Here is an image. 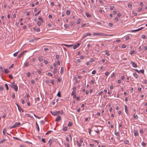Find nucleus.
Here are the masks:
<instances>
[{
  "instance_id": "1",
  "label": "nucleus",
  "mask_w": 147,
  "mask_h": 147,
  "mask_svg": "<svg viewBox=\"0 0 147 147\" xmlns=\"http://www.w3.org/2000/svg\"><path fill=\"white\" fill-rule=\"evenodd\" d=\"M93 36H113V35H108L107 34H103L101 33H94L93 34Z\"/></svg>"
},
{
  "instance_id": "2",
  "label": "nucleus",
  "mask_w": 147,
  "mask_h": 147,
  "mask_svg": "<svg viewBox=\"0 0 147 147\" xmlns=\"http://www.w3.org/2000/svg\"><path fill=\"white\" fill-rule=\"evenodd\" d=\"M10 85L11 87L13 89H14V90L16 91H17L18 90V87L15 84L14 82H13L12 83H11Z\"/></svg>"
},
{
  "instance_id": "3",
  "label": "nucleus",
  "mask_w": 147,
  "mask_h": 147,
  "mask_svg": "<svg viewBox=\"0 0 147 147\" xmlns=\"http://www.w3.org/2000/svg\"><path fill=\"white\" fill-rule=\"evenodd\" d=\"M20 122H16L14 125L11 128H14L16 127H18L20 125Z\"/></svg>"
},
{
  "instance_id": "4",
  "label": "nucleus",
  "mask_w": 147,
  "mask_h": 147,
  "mask_svg": "<svg viewBox=\"0 0 147 147\" xmlns=\"http://www.w3.org/2000/svg\"><path fill=\"white\" fill-rule=\"evenodd\" d=\"M91 35V34L89 33H85L83 36L82 39L86 38L88 36H90Z\"/></svg>"
},
{
  "instance_id": "5",
  "label": "nucleus",
  "mask_w": 147,
  "mask_h": 147,
  "mask_svg": "<svg viewBox=\"0 0 147 147\" xmlns=\"http://www.w3.org/2000/svg\"><path fill=\"white\" fill-rule=\"evenodd\" d=\"M130 63L131 64L132 66L135 68H136L137 67V64L135 63L134 62L132 61Z\"/></svg>"
},
{
  "instance_id": "6",
  "label": "nucleus",
  "mask_w": 147,
  "mask_h": 147,
  "mask_svg": "<svg viewBox=\"0 0 147 147\" xmlns=\"http://www.w3.org/2000/svg\"><path fill=\"white\" fill-rule=\"evenodd\" d=\"M143 28V27H142L140 28L137 29H136V30H131V31L132 32H136L142 30Z\"/></svg>"
},
{
  "instance_id": "7",
  "label": "nucleus",
  "mask_w": 147,
  "mask_h": 147,
  "mask_svg": "<svg viewBox=\"0 0 147 147\" xmlns=\"http://www.w3.org/2000/svg\"><path fill=\"white\" fill-rule=\"evenodd\" d=\"M80 45V44L79 43H78L75 45L73 46V49H76Z\"/></svg>"
},
{
  "instance_id": "8",
  "label": "nucleus",
  "mask_w": 147,
  "mask_h": 147,
  "mask_svg": "<svg viewBox=\"0 0 147 147\" xmlns=\"http://www.w3.org/2000/svg\"><path fill=\"white\" fill-rule=\"evenodd\" d=\"M61 119V117L60 116H58L55 119V121L57 122L59 121Z\"/></svg>"
},
{
  "instance_id": "9",
  "label": "nucleus",
  "mask_w": 147,
  "mask_h": 147,
  "mask_svg": "<svg viewBox=\"0 0 147 147\" xmlns=\"http://www.w3.org/2000/svg\"><path fill=\"white\" fill-rule=\"evenodd\" d=\"M4 69L1 67H0V75H2L4 71Z\"/></svg>"
},
{
  "instance_id": "10",
  "label": "nucleus",
  "mask_w": 147,
  "mask_h": 147,
  "mask_svg": "<svg viewBox=\"0 0 147 147\" xmlns=\"http://www.w3.org/2000/svg\"><path fill=\"white\" fill-rule=\"evenodd\" d=\"M51 113L53 116H56L57 115V113L56 111L55 112H51Z\"/></svg>"
},
{
  "instance_id": "11",
  "label": "nucleus",
  "mask_w": 147,
  "mask_h": 147,
  "mask_svg": "<svg viewBox=\"0 0 147 147\" xmlns=\"http://www.w3.org/2000/svg\"><path fill=\"white\" fill-rule=\"evenodd\" d=\"M26 51H24L23 52H22V53H21L20 54L19 56H18V58H20L22 56V55H23L24 53L25 52H26Z\"/></svg>"
},
{
  "instance_id": "12",
  "label": "nucleus",
  "mask_w": 147,
  "mask_h": 147,
  "mask_svg": "<svg viewBox=\"0 0 147 147\" xmlns=\"http://www.w3.org/2000/svg\"><path fill=\"white\" fill-rule=\"evenodd\" d=\"M133 75L136 79H137L138 78V75L136 73H134L133 74Z\"/></svg>"
},
{
  "instance_id": "13",
  "label": "nucleus",
  "mask_w": 147,
  "mask_h": 147,
  "mask_svg": "<svg viewBox=\"0 0 147 147\" xmlns=\"http://www.w3.org/2000/svg\"><path fill=\"white\" fill-rule=\"evenodd\" d=\"M124 143L125 144H129V141L128 140H125L124 142Z\"/></svg>"
},
{
  "instance_id": "14",
  "label": "nucleus",
  "mask_w": 147,
  "mask_h": 147,
  "mask_svg": "<svg viewBox=\"0 0 147 147\" xmlns=\"http://www.w3.org/2000/svg\"><path fill=\"white\" fill-rule=\"evenodd\" d=\"M85 15L87 18H89L91 17V15L90 14L87 12H86Z\"/></svg>"
},
{
  "instance_id": "15",
  "label": "nucleus",
  "mask_w": 147,
  "mask_h": 147,
  "mask_svg": "<svg viewBox=\"0 0 147 147\" xmlns=\"http://www.w3.org/2000/svg\"><path fill=\"white\" fill-rule=\"evenodd\" d=\"M124 107H125V113H126L127 114H128V113H127V106L126 105H125L124 106Z\"/></svg>"
},
{
  "instance_id": "16",
  "label": "nucleus",
  "mask_w": 147,
  "mask_h": 147,
  "mask_svg": "<svg viewBox=\"0 0 147 147\" xmlns=\"http://www.w3.org/2000/svg\"><path fill=\"white\" fill-rule=\"evenodd\" d=\"M36 127L38 131L39 132V128L37 122H36Z\"/></svg>"
},
{
  "instance_id": "17",
  "label": "nucleus",
  "mask_w": 147,
  "mask_h": 147,
  "mask_svg": "<svg viewBox=\"0 0 147 147\" xmlns=\"http://www.w3.org/2000/svg\"><path fill=\"white\" fill-rule=\"evenodd\" d=\"M56 112L57 113V115H59V114H60L62 115L63 113V111H56Z\"/></svg>"
},
{
  "instance_id": "18",
  "label": "nucleus",
  "mask_w": 147,
  "mask_h": 147,
  "mask_svg": "<svg viewBox=\"0 0 147 147\" xmlns=\"http://www.w3.org/2000/svg\"><path fill=\"white\" fill-rule=\"evenodd\" d=\"M82 20L81 19L79 18V19L77 21L76 23L77 24H78L80 23Z\"/></svg>"
},
{
  "instance_id": "19",
  "label": "nucleus",
  "mask_w": 147,
  "mask_h": 147,
  "mask_svg": "<svg viewBox=\"0 0 147 147\" xmlns=\"http://www.w3.org/2000/svg\"><path fill=\"white\" fill-rule=\"evenodd\" d=\"M6 139H3L1 140V141H0V144H3L4 142L6 141Z\"/></svg>"
},
{
  "instance_id": "20",
  "label": "nucleus",
  "mask_w": 147,
  "mask_h": 147,
  "mask_svg": "<svg viewBox=\"0 0 147 147\" xmlns=\"http://www.w3.org/2000/svg\"><path fill=\"white\" fill-rule=\"evenodd\" d=\"M141 37L142 38L144 39H145L146 38V35H144V34L142 35H141Z\"/></svg>"
},
{
  "instance_id": "21",
  "label": "nucleus",
  "mask_w": 147,
  "mask_h": 147,
  "mask_svg": "<svg viewBox=\"0 0 147 147\" xmlns=\"http://www.w3.org/2000/svg\"><path fill=\"white\" fill-rule=\"evenodd\" d=\"M114 134L117 137H119V135L118 133V132H116V131H115Z\"/></svg>"
},
{
  "instance_id": "22",
  "label": "nucleus",
  "mask_w": 147,
  "mask_h": 147,
  "mask_svg": "<svg viewBox=\"0 0 147 147\" xmlns=\"http://www.w3.org/2000/svg\"><path fill=\"white\" fill-rule=\"evenodd\" d=\"M4 71L5 73L6 74H7L9 72V71L7 69H4Z\"/></svg>"
},
{
  "instance_id": "23",
  "label": "nucleus",
  "mask_w": 147,
  "mask_h": 147,
  "mask_svg": "<svg viewBox=\"0 0 147 147\" xmlns=\"http://www.w3.org/2000/svg\"><path fill=\"white\" fill-rule=\"evenodd\" d=\"M67 15H69L70 14V11L69 10H67L66 12Z\"/></svg>"
},
{
  "instance_id": "24",
  "label": "nucleus",
  "mask_w": 147,
  "mask_h": 147,
  "mask_svg": "<svg viewBox=\"0 0 147 147\" xmlns=\"http://www.w3.org/2000/svg\"><path fill=\"white\" fill-rule=\"evenodd\" d=\"M38 60H39V61L40 62H41V61H42L43 60L42 57H39V58Z\"/></svg>"
},
{
  "instance_id": "25",
  "label": "nucleus",
  "mask_w": 147,
  "mask_h": 147,
  "mask_svg": "<svg viewBox=\"0 0 147 147\" xmlns=\"http://www.w3.org/2000/svg\"><path fill=\"white\" fill-rule=\"evenodd\" d=\"M29 64V63L28 62H27L24 63V65L25 67H27L28 65Z\"/></svg>"
},
{
  "instance_id": "26",
  "label": "nucleus",
  "mask_w": 147,
  "mask_h": 147,
  "mask_svg": "<svg viewBox=\"0 0 147 147\" xmlns=\"http://www.w3.org/2000/svg\"><path fill=\"white\" fill-rule=\"evenodd\" d=\"M72 123L71 121H69L68 125V126L69 127L71 126L72 125Z\"/></svg>"
},
{
  "instance_id": "27",
  "label": "nucleus",
  "mask_w": 147,
  "mask_h": 147,
  "mask_svg": "<svg viewBox=\"0 0 147 147\" xmlns=\"http://www.w3.org/2000/svg\"><path fill=\"white\" fill-rule=\"evenodd\" d=\"M135 53V51L134 50H133L129 52V54L131 55L134 53Z\"/></svg>"
},
{
  "instance_id": "28",
  "label": "nucleus",
  "mask_w": 147,
  "mask_h": 147,
  "mask_svg": "<svg viewBox=\"0 0 147 147\" xmlns=\"http://www.w3.org/2000/svg\"><path fill=\"white\" fill-rule=\"evenodd\" d=\"M134 135L136 136L138 135V132L135 131L134 132Z\"/></svg>"
},
{
  "instance_id": "29",
  "label": "nucleus",
  "mask_w": 147,
  "mask_h": 147,
  "mask_svg": "<svg viewBox=\"0 0 147 147\" xmlns=\"http://www.w3.org/2000/svg\"><path fill=\"white\" fill-rule=\"evenodd\" d=\"M76 91H72L71 93V95H75L76 94Z\"/></svg>"
},
{
  "instance_id": "30",
  "label": "nucleus",
  "mask_w": 147,
  "mask_h": 147,
  "mask_svg": "<svg viewBox=\"0 0 147 147\" xmlns=\"http://www.w3.org/2000/svg\"><path fill=\"white\" fill-rule=\"evenodd\" d=\"M141 145L143 147H145L146 146V144L145 143H144V142H142L141 143Z\"/></svg>"
},
{
  "instance_id": "31",
  "label": "nucleus",
  "mask_w": 147,
  "mask_h": 147,
  "mask_svg": "<svg viewBox=\"0 0 147 147\" xmlns=\"http://www.w3.org/2000/svg\"><path fill=\"white\" fill-rule=\"evenodd\" d=\"M105 54L106 55H107V56H110V54L109 53H108V52H107V51H105Z\"/></svg>"
},
{
  "instance_id": "32",
  "label": "nucleus",
  "mask_w": 147,
  "mask_h": 147,
  "mask_svg": "<svg viewBox=\"0 0 147 147\" xmlns=\"http://www.w3.org/2000/svg\"><path fill=\"white\" fill-rule=\"evenodd\" d=\"M63 67H61V68L60 73L61 74L63 73Z\"/></svg>"
},
{
  "instance_id": "33",
  "label": "nucleus",
  "mask_w": 147,
  "mask_h": 147,
  "mask_svg": "<svg viewBox=\"0 0 147 147\" xmlns=\"http://www.w3.org/2000/svg\"><path fill=\"white\" fill-rule=\"evenodd\" d=\"M138 117L137 115H134V118L135 119H137Z\"/></svg>"
},
{
  "instance_id": "34",
  "label": "nucleus",
  "mask_w": 147,
  "mask_h": 147,
  "mask_svg": "<svg viewBox=\"0 0 147 147\" xmlns=\"http://www.w3.org/2000/svg\"><path fill=\"white\" fill-rule=\"evenodd\" d=\"M18 52H19V51H18V52H16V53H14L13 54V56L14 57L16 56L18 54Z\"/></svg>"
},
{
  "instance_id": "35",
  "label": "nucleus",
  "mask_w": 147,
  "mask_h": 147,
  "mask_svg": "<svg viewBox=\"0 0 147 147\" xmlns=\"http://www.w3.org/2000/svg\"><path fill=\"white\" fill-rule=\"evenodd\" d=\"M6 131V129L4 128L3 130V135H5V132Z\"/></svg>"
},
{
  "instance_id": "36",
  "label": "nucleus",
  "mask_w": 147,
  "mask_h": 147,
  "mask_svg": "<svg viewBox=\"0 0 147 147\" xmlns=\"http://www.w3.org/2000/svg\"><path fill=\"white\" fill-rule=\"evenodd\" d=\"M74 80L76 81L77 83H78L79 82V81H78V78L76 77L74 78Z\"/></svg>"
},
{
  "instance_id": "37",
  "label": "nucleus",
  "mask_w": 147,
  "mask_h": 147,
  "mask_svg": "<svg viewBox=\"0 0 147 147\" xmlns=\"http://www.w3.org/2000/svg\"><path fill=\"white\" fill-rule=\"evenodd\" d=\"M34 116L36 117V118H37V119H40V118L39 117H38V116L36 115L35 114H34Z\"/></svg>"
},
{
  "instance_id": "38",
  "label": "nucleus",
  "mask_w": 147,
  "mask_h": 147,
  "mask_svg": "<svg viewBox=\"0 0 147 147\" xmlns=\"http://www.w3.org/2000/svg\"><path fill=\"white\" fill-rule=\"evenodd\" d=\"M94 61V59L92 58H91L89 61L90 62H92Z\"/></svg>"
},
{
  "instance_id": "39",
  "label": "nucleus",
  "mask_w": 147,
  "mask_h": 147,
  "mask_svg": "<svg viewBox=\"0 0 147 147\" xmlns=\"http://www.w3.org/2000/svg\"><path fill=\"white\" fill-rule=\"evenodd\" d=\"M38 19L39 20L41 21L42 22H43V20L42 19L41 17L39 16L38 18Z\"/></svg>"
},
{
  "instance_id": "40",
  "label": "nucleus",
  "mask_w": 147,
  "mask_h": 147,
  "mask_svg": "<svg viewBox=\"0 0 147 147\" xmlns=\"http://www.w3.org/2000/svg\"><path fill=\"white\" fill-rule=\"evenodd\" d=\"M5 86L6 88V89L8 90H9V88H8V85L7 84H5Z\"/></svg>"
},
{
  "instance_id": "41",
  "label": "nucleus",
  "mask_w": 147,
  "mask_h": 147,
  "mask_svg": "<svg viewBox=\"0 0 147 147\" xmlns=\"http://www.w3.org/2000/svg\"><path fill=\"white\" fill-rule=\"evenodd\" d=\"M57 69L56 68H54V71L53 73H55L57 72Z\"/></svg>"
},
{
  "instance_id": "42",
  "label": "nucleus",
  "mask_w": 147,
  "mask_h": 147,
  "mask_svg": "<svg viewBox=\"0 0 147 147\" xmlns=\"http://www.w3.org/2000/svg\"><path fill=\"white\" fill-rule=\"evenodd\" d=\"M16 105L18 107V110H19V111L20 112L21 111H20V109H21V108L20 107V106L18 104H17Z\"/></svg>"
},
{
  "instance_id": "43",
  "label": "nucleus",
  "mask_w": 147,
  "mask_h": 147,
  "mask_svg": "<svg viewBox=\"0 0 147 147\" xmlns=\"http://www.w3.org/2000/svg\"><path fill=\"white\" fill-rule=\"evenodd\" d=\"M67 127H65L63 128V131H67Z\"/></svg>"
},
{
  "instance_id": "44",
  "label": "nucleus",
  "mask_w": 147,
  "mask_h": 147,
  "mask_svg": "<svg viewBox=\"0 0 147 147\" xmlns=\"http://www.w3.org/2000/svg\"><path fill=\"white\" fill-rule=\"evenodd\" d=\"M132 14L134 16H136L137 15V13H135L134 11L132 12Z\"/></svg>"
},
{
  "instance_id": "45",
  "label": "nucleus",
  "mask_w": 147,
  "mask_h": 147,
  "mask_svg": "<svg viewBox=\"0 0 147 147\" xmlns=\"http://www.w3.org/2000/svg\"><path fill=\"white\" fill-rule=\"evenodd\" d=\"M65 45L66 47H71L73 46V45Z\"/></svg>"
},
{
  "instance_id": "46",
  "label": "nucleus",
  "mask_w": 147,
  "mask_h": 147,
  "mask_svg": "<svg viewBox=\"0 0 147 147\" xmlns=\"http://www.w3.org/2000/svg\"><path fill=\"white\" fill-rule=\"evenodd\" d=\"M37 24H38V25L40 26L41 25V22H40V21H38L37 22Z\"/></svg>"
},
{
  "instance_id": "47",
  "label": "nucleus",
  "mask_w": 147,
  "mask_h": 147,
  "mask_svg": "<svg viewBox=\"0 0 147 147\" xmlns=\"http://www.w3.org/2000/svg\"><path fill=\"white\" fill-rule=\"evenodd\" d=\"M57 96L59 97H60L61 96V93H60V92H59L57 94Z\"/></svg>"
},
{
  "instance_id": "48",
  "label": "nucleus",
  "mask_w": 147,
  "mask_h": 147,
  "mask_svg": "<svg viewBox=\"0 0 147 147\" xmlns=\"http://www.w3.org/2000/svg\"><path fill=\"white\" fill-rule=\"evenodd\" d=\"M52 132V131H51V130H49V131H47V132L46 134V135H47L48 134L51 133Z\"/></svg>"
},
{
  "instance_id": "49",
  "label": "nucleus",
  "mask_w": 147,
  "mask_h": 147,
  "mask_svg": "<svg viewBox=\"0 0 147 147\" xmlns=\"http://www.w3.org/2000/svg\"><path fill=\"white\" fill-rule=\"evenodd\" d=\"M77 143L79 147H81V143H79L78 141H77Z\"/></svg>"
},
{
  "instance_id": "50",
  "label": "nucleus",
  "mask_w": 147,
  "mask_h": 147,
  "mask_svg": "<svg viewBox=\"0 0 147 147\" xmlns=\"http://www.w3.org/2000/svg\"><path fill=\"white\" fill-rule=\"evenodd\" d=\"M142 8H140L138 9V11L139 12H140L142 11Z\"/></svg>"
},
{
  "instance_id": "51",
  "label": "nucleus",
  "mask_w": 147,
  "mask_h": 147,
  "mask_svg": "<svg viewBox=\"0 0 147 147\" xmlns=\"http://www.w3.org/2000/svg\"><path fill=\"white\" fill-rule=\"evenodd\" d=\"M40 12V10L37 13L35 14V16H38Z\"/></svg>"
},
{
  "instance_id": "52",
  "label": "nucleus",
  "mask_w": 147,
  "mask_h": 147,
  "mask_svg": "<svg viewBox=\"0 0 147 147\" xmlns=\"http://www.w3.org/2000/svg\"><path fill=\"white\" fill-rule=\"evenodd\" d=\"M144 84H146L147 83V80H144L142 82Z\"/></svg>"
},
{
  "instance_id": "53",
  "label": "nucleus",
  "mask_w": 147,
  "mask_h": 147,
  "mask_svg": "<svg viewBox=\"0 0 147 147\" xmlns=\"http://www.w3.org/2000/svg\"><path fill=\"white\" fill-rule=\"evenodd\" d=\"M105 74L106 76H108L109 75V73L108 71H106L105 73Z\"/></svg>"
},
{
  "instance_id": "54",
  "label": "nucleus",
  "mask_w": 147,
  "mask_h": 147,
  "mask_svg": "<svg viewBox=\"0 0 147 147\" xmlns=\"http://www.w3.org/2000/svg\"><path fill=\"white\" fill-rule=\"evenodd\" d=\"M114 8V6H111L110 7V9L111 10H112Z\"/></svg>"
},
{
  "instance_id": "55",
  "label": "nucleus",
  "mask_w": 147,
  "mask_h": 147,
  "mask_svg": "<svg viewBox=\"0 0 147 147\" xmlns=\"http://www.w3.org/2000/svg\"><path fill=\"white\" fill-rule=\"evenodd\" d=\"M3 90H4L2 86H0V90L1 91H3Z\"/></svg>"
},
{
  "instance_id": "56",
  "label": "nucleus",
  "mask_w": 147,
  "mask_h": 147,
  "mask_svg": "<svg viewBox=\"0 0 147 147\" xmlns=\"http://www.w3.org/2000/svg\"><path fill=\"white\" fill-rule=\"evenodd\" d=\"M108 26L110 27H111L113 26V24L111 23H109L108 24Z\"/></svg>"
},
{
  "instance_id": "57",
  "label": "nucleus",
  "mask_w": 147,
  "mask_h": 147,
  "mask_svg": "<svg viewBox=\"0 0 147 147\" xmlns=\"http://www.w3.org/2000/svg\"><path fill=\"white\" fill-rule=\"evenodd\" d=\"M47 75L50 76H52V74L50 72H48L47 74Z\"/></svg>"
},
{
  "instance_id": "58",
  "label": "nucleus",
  "mask_w": 147,
  "mask_h": 147,
  "mask_svg": "<svg viewBox=\"0 0 147 147\" xmlns=\"http://www.w3.org/2000/svg\"><path fill=\"white\" fill-rule=\"evenodd\" d=\"M126 47V45H123L121 46V48H125Z\"/></svg>"
},
{
  "instance_id": "59",
  "label": "nucleus",
  "mask_w": 147,
  "mask_h": 147,
  "mask_svg": "<svg viewBox=\"0 0 147 147\" xmlns=\"http://www.w3.org/2000/svg\"><path fill=\"white\" fill-rule=\"evenodd\" d=\"M30 72H28L27 73L26 75L28 77H30Z\"/></svg>"
},
{
  "instance_id": "60",
  "label": "nucleus",
  "mask_w": 147,
  "mask_h": 147,
  "mask_svg": "<svg viewBox=\"0 0 147 147\" xmlns=\"http://www.w3.org/2000/svg\"><path fill=\"white\" fill-rule=\"evenodd\" d=\"M96 73V71L95 70L93 71L92 72V74H95Z\"/></svg>"
},
{
  "instance_id": "61",
  "label": "nucleus",
  "mask_w": 147,
  "mask_h": 147,
  "mask_svg": "<svg viewBox=\"0 0 147 147\" xmlns=\"http://www.w3.org/2000/svg\"><path fill=\"white\" fill-rule=\"evenodd\" d=\"M51 83L53 85L54 84V80H52L51 81Z\"/></svg>"
},
{
  "instance_id": "62",
  "label": "nucleus",
  "mask_w": 147,
  "mask_h": 147,
  "mask_svg": "<svg viewBox=\"0 0 147 147\" xmlns=\"http://www.w3.org/2000/svg\"><path fill=\"white\" fill-rule=\"evenodd\" d=\"M65 145H66L67 147H70L69 144L68 143H67L66 144L65 143Z\"/></svg>"
},
{
  "instance_id": "63",
  "label": "nucleus",
  "mask_w": 147,
  "mask_h": 147,
  "mask_svg": "<svg viewBox=\"0 0 147 147\" xmlns=\"http://www.w3.org/2000/svg\"><path fill=\"white\" fill-rule=\"evenodd\" d=\"M94 82V80H91L90 82V83L91 84H93Z\"/></svg>"
},
{
  "instance_id": "64",
  "label": "nucleus",
  "mask_w": 147,
  "mask_h": 147,
  "mask_svg": "<svg viewBox=\"0 0 147 147\" xmlns=\"http://www.w3.org/2000/svg\"><path fill=\"white\" fill-rule=\"evenodd\" d=\"M13 65H14V64H12L9 67V69H11L13 67Z\"/></svg>"
}]
</instances>
